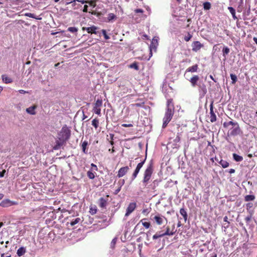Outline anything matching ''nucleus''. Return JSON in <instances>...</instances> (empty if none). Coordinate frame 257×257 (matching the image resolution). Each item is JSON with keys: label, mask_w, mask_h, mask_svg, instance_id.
Returning <instances> with one entry per match:
<instances>
[{"label": "nucleus", "mask_w": 257, "mask_h": 257, "mask_svg": "<svg viewBox=\"0 0 257 257\" xmlns=\"http://www.w3.org/2000/svg\"><path fill=\"white\" fill-rule=\"evenodd\" d=\"M154 171L153 162H150L144 172L143 183L146 186L151 179Z\"/></svg>", "instance_id": "nucleus-1"}, {"label": "nucleus", "mask_w": 257, "mask_h": 257, "mask_svg": "<svg viewBox=\"0 0 257 257\" xmlns=\"http://www.w3.org/2000/svg\"><path fill=\"white\" fill-rule=\"evenodd\" d=\"M70 130L66 126H63L59 134V139L63 142H66L70 138Z\"/></svg>", "instance_id": "nucleus-2"}, {"label": "nucleus", "mask_w": 257, "mask_h": 257, "mask_svg": "<svg viewBox=\"0 0 257 257\" xmlns=\"http://www.w3.org/2000/svg\"><path fill=\"white\" fill-rule=\"evenodd\" d=\"M241 131L238 125L230 128L227 133V137H235L240 135L241 134Z\"/></svg>", "instance_id": "nucleus-3"}, {"label": "nucleus", "mask_w": 257, "mask_h": 257, "mask_svg": "<svg viewBox=\"0 0 257 257\" xmlns=\"http://www.w3.org/2000/svg\"><path fill=\"white\" fill-rule=\"evenodd\" d=\"M159 37L155 36L154 37L151 41V43L150 46V58L152 56V51H156L157 48L158 46L159 43Z\"/></svg>", "instance_id": "nucleus-4"}, {"label": "nucleus", "mask_w": 257, "mask_h": 257, "mask_svg": "<svg viewBox=\"0 0 257 257\" xmlns=\"http://www.w3.org/2000/svg\"><path fill=\"white\" fill-rule=\"evenodd\" d=\"M109 195H107L105 197H101L99 199L98 204L99 207L102 209H105L108 204Z\"/></svg>", "instance_id": "nucleus-5"}, {"label": "nucleus", "mask_w": 257, "mask_h": 257, "mask_svg": "<svg viewBox=\"0 0 257 257\" xmlns=\"http://www.w3.org/2000/svg\"><path fill=\"white\" fill-rule=\"evenodd\" d=\"M153 220L158 225H161L163 224L164 220L167 222V219L164 216L161 215L160 214H157L153 217Z\"/></svg>", "instance_id": "nucleus-6"}, {"label": "nucleus", "mask_w": 257, "mask_h": 257, "mask_svg": "<svg viewBox=\"0 0 257 257\" xmlns=\"http://www.w3.org/2000/svg\"><path fill=\"white\" fill-rule=\"evenodd\" d=\"M17 204V202L11 201L8 199H4L0 203V206L3 207H8Z\"/></svg>", "instance_id": "nucleus-7"}, {"label": "nucleus", "mask_w": 257, "mask_h": 257, "mask_svg": "<svg viewBox=\"0 0 257 257\" xmlns=\"http://www.w3.org/2000/svg\"><path fill=\"white\" fill-rule=\"evenodd\" d=\"M105 106H102V101L101 100H97L94 105L93 107L94 112H100L101 110H102V108L104 107Z\"/></svg>", "instance_id": "nucleus-8"}, {"label": "nucleus", "mask_w": 257, "mask_h": 257, "mask_svg": "<svg viewBox=\"0 0 257 257\" xmlns=\"http://www.w3.org/2000/svg\"><path fill=\"white\" fill-rule=\"evenodd\" d=\"M173 116V113H166L163 118V128H165L168 123L171 121Z\"/></svg>", "instance_id": "nucleus-9"}, {"label": "nucleus", "mask_w": 257, "mask_h": 257, "mask_svg": "<svg viewBox=\"0 0 257 257\" xmlns=\"http://www.w3.org/2000/svg\"><path fill=\"white\" fill-rule=\"evenodd\" d=\"M146 159H145L142 162L139 163L137 166V167L134 171L133 174H132V179H135L138 176V173H139L141 169L142 168L143 166L144 165Z\"/></svg>", "instance_id": "nucleus-10"}, {"label": "nucleus", "mask_w": 257, "mask_h": 257, "mask_svg": "<svg viewBox=\"0 0 257 257\" xmlns=\"http://www.w3.org/2000/svg\"><path fill=\"white\" fill-rule=\"evenodd\" d=\"M180 108L175 109L171 100H168L167 102V112H179Z\"/></svg>", "instance_id": "nucleus-11"}, {"label": "nucleus", "mask_w": 257, "mask_h": 257, "mask_svg": "<svg viewBox=\"0 0 257 257\" xmlns=\"http://www.w3.org/2000/svg\"><path fill=\"white\" fill-rule=\"evenodd\" d=\"M129 167L128 166L123 167L120 168L117 175V177L120 178L124 176L129 170Z\"/></svg>", "instance_id": "nucleus-12"}, {"label": "nucleus", "mask_w": 257, "mask_h": 257, "mask_svg": "<svg viewBox=\"0 0 257 257\" xmlns=\"http://www.w3.org/2000/svg\"><path fill=\"white\" fill-rule=\"evenodd\" d=\"M203 45L199 41H194L192 44V51L197 52L199 51Z\"/></svg>", "instance_id": "nucleus-13"}, {"label": "nucleus", "mask_w": 257, "mask_h": 257, "mask_svg": "<svg viewBox=\"0 0 257 257\" xmlns=\"http://www.w3.org/2000/svg\"><path fill=\"white\" fill-rule=\"evenodd\" d=\"M176 232V230L175 229V225H173L171 230H170V227L167 226L166 227V231L165 232H162V233L164 236L173 235Z\"/></svg>", "instance_id": "nucleus-14"}, {"label": "nucleus", "mask_w": 257, "mask_h": 257, "mask_svg": "<svg viewBox=\"0 0 257 257\" xmlns=\"http://www.w3.org/2000/svg\"><path fill=\"white\" fill-rule=\"evenodd\" d=\"M136 207V203L135 202L131 203L127 209H126V212L125 214V216L129 215L132 212L134 211V210L135 209Z\"/></svg>", "instance_id": "nucleus-15"}, {"label": "nucleus", "mask_w": 257, "mask_h": 257, "mask_svg": "<svg viewBox=\"0 0 257 257\" xmlns=\"http://www.w3.org/2000/svg\"><path fill=\"white\" fill-rule=\"evenodd\" d=\"M83 30H86L88 33L96 34V30H97V27L93 26L90 27L83 28Z\"/></svg>", "instance_id": "nucleus-16"}, {"label": "nucleus", "mask_w": 257, "mask_h": 257, "mask_svg": "<svg viewBox=\"0 0 257 257\" xmlns=\"http://www.w3.org/2000/svg\"><path fill=\"white\" fill-rule=\"evenodd\" d=\"M199 80V77L197 75H194L192 77L190 78V81L191 83V85L193 87L195 86L196 85L197 82Z\"/></svg>", "instance_id": "nucleus-17"}, {"label": "nucleus", "mask_w": 257, "mask_h": 257, "mask_svg": "<svg viewBox=\"0 0 257 257\" xmlns=\"http://www.w3.org/2000/svg\"><path fill=\"white\" fill-rule=\"evenodd\" d=\"M26 252V248L24 247H20L17 251V254L19 256L23 255Z\"/></svg>", "instance_id": "nucleus-18"}, {"label": "nucleus", "mask_w": 257, "mask_h": 257, "mask_svg": "<svg viewBox=\"0 0 257 257\" xmlns=\"http://www.w3.org/2000/svg\"><path fill=\"white\" fill-rule=\"evenodd\" d=\"M223 125L224 127L227 128L230 125H233V127H235L238 124H237V122H235L232 121H229L228 122H224Z\"/></svg>", "instance_id": "nucleus-19"}, {"label": "nucleus", "mask_w": 257, "mask_h": 257, "mask_svg": "<svg viewBox=\"0 0 257 257\" xmlns=\"http://www.w3.org/2000/svg\"><path fill=\"white\" fill-rule=\"evenodd\" d=\"M2 78L3 81L5 83H10L13 81L12 79L10 77H8L7 75H2Z\"/></svg>", "instance_id": "nucleus-20"}, {"label": "nucleus", "mask_w": 257, "mask_h": 257, "mask_svg": "<svg viewBox=\"0 0 257 257\" xmlns=\"http://www.w3.org/2000/svg\"><path fill=\"white\" fill-rule=\"evenodd\" d=\"M255 198V196L253 195H247L244 196V199L245 202H249L254 200Z\"/></svg>", "instance_id": "nucleus-21"}, {"label": "nucleus", "mask_w": 257, "mask_h": 257, "mask_svg": "<svg viewBox=\"0 0 257 257\" xmlns=\"http://www.w3.org/2000/svg\"><path fill=\"white\" fill-rule=\"evenodd\" d=\"M232 156L233 159L236 162H241L243 160L242 157L239 156L235 153H233Z\"/></svg>", "instance_id": "nucleus-22"}, {"label": "nucleus", "mask_w": 257, "mask_h": 257, "mask_svg": "<svg viewBox=\"0 0 257 257\" xmlns=\"http://www.w3.org/2000/svg\"><path fill=\"white\" fill-rule=\"evenodd\" d=\"M180 213L181 214V215L183 216L184 220L186 221L187 220L188 215L185 209L183 208H181L180 210Z\"/></svg>", "instance_id": "nucleus-23"}, {"label": "nucleus", "mask_w": 257, "mask_h": 257, "mask_svg": "<svg viewBox=\"0 0 257 257\" xmlns=\"http://www.w3.org/2000/svg\"><path fill=\"white\" fill-rule=\"evenodd\" d=\"M208 120H209L211 122L215 121L216 120L215 113H210V115L208 116Z\"/></svg>", "instance_id": "nucleus-24"}, {"label": "nucleus", "mask_w": 257, "mask_h": 257, "mask_svg": "<svg viewBox=\"0 0 257 257\" xmlns=\"http://www.w3.org/2000/svg\"><path fill=\"white\" fill-rule=\"evenodd\" d=\"M253 206V204L252 202H248L245 205L246 209L248 212H250V211H254L253 210H251Z\"/></svg>", "instance_id": "nucleus-25"}, {"label": "nucleus", "mask_w": 257, "mask_h": 257, "mask_svg": "<svg viewBox=\"0 0 257 257\" xmlns=\"http://www.w3.org/2000/svg\"><path fill=\"white\" fill-rule=\"evenodd\" d=\"M198 66L197 65H193L191 67H189L187 71L188 72H195L197 71Z\"/></svg>", "instance_id": "nucleus-26"}, {"label": "nucleus", "mask_w": 257, "mask_h": 257, "mask_svg": "<svg viewBox=\"0 0 257 257\" xmlns=\"http://www.w3.org/2000/svg\"><path fill=\"white\" fill-rule=\"evenodd\" d=\"M88 145V142L87 141H84L81 145V148L82 151L84 153H87L86 148Z\"/></svg>", "instance_id": "nucleus-27"}, {"label": "nucleus", "mask_w": 257, "mask_h": 257, "mask_svg": "<svg viewBox=\"0 0 257 257\" xmlns=\"http://www.w3.org/2000/svg\"><path fill=\"white\" fill-rule=\"evenodd\" d=\"M219 164L224 168L228 167L229 165V164L228 162L223 160H221V161L219 162Z\"/></svg>", "instance_id": "nucleus-28"}, {"label": "nucleus", "mask_w": 257, "mask_h": 257, "mask_svg": "<svg viewBox=\"0 0 257 257\" xmlns=\"http://www.w3.org/2000/svg\"><path fill=\"white\" fill-rule=\"evenodd\" d=\"M228 9L229 10L230 13L232 15L233 19H234V20L236 19L237 17L235 16V10L232 7H228Z\"/></svg>", "instance_id": "nucleus-29"}, {"label": "nucleus", "mask_w": 257, "mask_h": 257, "mask_svg": "<svg viewBox=\"0 0 257 257\" xmlns=\"http://www.w3.org/2000/svg\"><path fill=\"white\" fill-rule=\"evenodd\" d=\"M164 235H163L162 231H159L157 232L153 236V239L154 240L157 239L159 237H163Z\"/></svg>", "instance_id": "nucleus-30"}, {"label": "nucleus", "mask_w": 257, "mask_h": 257, "mask_svg": "<svg viewBox=\"0 0 257 257\" xmlns=\"http://www.w3.org/2000/svg\"><path fill=\"white\" fill-rule=\"evenodd\" d=\"M95 173L92 172V170H90L87 172V175L89 179H93L95 178Z\"/></svg>", "instance_id": "nucleus-31"}, {"label": "nucleus", "mask_w": 257, "mask_h": 257, "mask_svg": "<svg viewBox=\"0 0 257 257\" xmlns=\"http://www.w3.org/2000/svg\"><path fill=\"white\" fill-rule=\"evenodd\" d=\"M99 120L97 118H95L92 121V125L95 128H97L98 126Z\"/></svg>", "instance_id": "nucleus-32"}, {"label": "nucleus", "mask_w": 257, "mask_h": 257, "mask_svg": "<svg viewBox=\"0 0 257 257\" xmlns=\"http://www.w3.org/2000/svg\"><path fill=\"white\" fill-rule=\"evenodd\" d=\"M80 221V218H76L72 220L70 224L71 226H74L75 224L78 223Z\"/></svg>", "instance_id": "nucleus-33"}, {"label": "nucleus", "mask_w": 257, "mask_h": 257, "mask_svg": "<svg viewBox=\"0 0 257 257\" xmlns=\"http://www.w3.org/2000/svg\"><path fill=\"white\" fill-rule=\"evenodd\" d=\"M146 220V218L142 219L140 222H142L143 225L146 228H149L150 227V223L149 222H143L144 220Z\"/></svg>", "instance_id": "nucleus-34"}, {"label": "nucleus", "mask_w": 257, "mask_h": 257, "mask_svg": "<svg viewBox=\"0 0 257 257\" xmlns=\"http://www.w3.org/2000/svg\"><path fill=\"white\" fill-rule=\"evenodd\" d=\"M253 213H254V211H250V212H249V215L246 216L245 218V220L246 223H248L250 221Z\"/></svg>", "instance_id": "nucleus-35"}, {"label": "nucleus", "mask_w": 257, "mask_h": 257, "mask_svg": "<svg viewBox=\"0 0 257 257\" xmlns=\"http://www.w3.org/2000/svg\"><path fill=\"white\" fill-rule=\"evenodd\" d=\"M116 19V16L112 13H109L108 15L107 20L109 22L112 21Z\"/></svg>", "instance_id": "nucleus-36"}, {"label": "nucleus", "mask_w": 257, "mask_h": 257, "mask_svg": "<svg viewBox=\"0 0 257 257\" xmlns=\"http://www.w3.org/2000/svg\"><path fill=\"white\" fill-rule=\"evenodd\" d=\"M199 91L202 93L203 95H204L205 94H206V93L207 92V89L204 85H203L202 86H201L200 87Z\"/></svg>", "instance_id": "nucleus-37"}, {"label": "nucleus", "mask_w": 257, "mask_h": 257, "mask_svg": "<svg viewBox=\"0 0 257 257\" xmlns=\"http://www.w3.org/2000/svg\"><path fill=\"white\" fill-rule=\"evenodd\" d=\"M203 8L204 10H208L211 8V4L209 2H205L203 4Z\"/></svg>", "instance_id": "nucleus-38"}, {"label": "nucleus", "mask_w": 257, "mask_h": 257, "mask_svg": "<svg viewBox=\"0 0 257 257\" xmlns=\"http://www.w3.org/2000/svg\"><path fill=\"white\" fill-rule=\"evenodd\" d=\"M36 107V106L35 105H33L27 108L26 109V112H33Z\"/></svg>", "instance_id": "nucleus-39"}, {"label": "nucleus", "mask_w": 257, "mask_h": 257, "mask_svg": "<svg viewBox=\"0 0 257 257\" xmlns=\"http://www.w3.org/2000/svg\"><path fill=\"white\" fill-rule=\"evenodd\" d=\"M116 241H117V238L115 237L114 238L111 243H110V247L113 249L114 247H115V244H116Z\"/></svg>", "instance_id": "nucleus-40"}, {"label": "nucleus", "mask_w": 257, "mask_h": 257, "mask_svg": "<svg viewBox=\"0 0 257 257\" xmlns=\"http://www.w3.org/2000/svg\"><path fill=\"white\" fill-rule=\"evenodd\" d=\"M24 15L25 16H26V17H28L32 18H35V19H37V20L41 19V18H35L34 15L33 14H32V13H25Z\"/></svg>", "instance_id": "nucleus-41"}, {"label": "nucleus", "mask_w": 257, "mask_h": 257, "mask_svg": "<svg viewBox=\"0 0 257 257\" xmlns=\"http://www.w3.org/2000/svg\"><path fill=\"white\" fill-rule=\"evenodd\" d=\"M56 145L54 147V150H58L59 149L60 147L62 145V144L59 141H57L56 142Z\"/></svg>", "instance_id": "nucleus-42"}, {"label": "nucleus", "mask_w": 257, "mask_h": 257, "mask_svg": "<svg viewBox=\"0 0 257 257\" xmlns=\"http://www.w3.org/2000/svg\"><path fill=\"white\" fill-rule=\"evenodd\" d=\"M230 78L232 80V83L233 84L235 83L237 81V77L235 75L231 74H230Z\"/></svg>", "instance_id": "nucleus-43"}, {"label": "nucleus", "mask_w": 257, "mask_h": 257, "mask_svg": "<svg viewBox=\"0 0 257 257\" xmlns=\"http://www.w3.org/2000/svg\"><path fill=\"white\" fill-rule=\"evenodd\" d=\"M222 52H223V55L224 56H225L226 55H227L229 53V49L228 47H225L223 48Z\"/></svg>", "instance_id": "nucleus-44"}, {"label": "nucleus", "mask_w": 257, "mask_h": 257, "mask_svg": "<svg viewBox=\"0 0 257 257\" xmlns=\"http://www.w3.org/2000/svg\"><path fill=\"white\" fill-rule=\"evenodd\" d=\"M68 31L72 33H75L77 32L78 29L76 27H72L68 28Z\"/></svg>", "instance_id": "nucleus-45"}, {"label": "nucleus", "mask_w": 257, "mask_h": 257, "mask_svg": "<svg viewBox=\"0 0 257 257\" xmlns=\"http://www.w3.org/2000/svg\"><path fill=\"white\" fill-rule=\"evenodd\" d=\"M130 67L131 68H134L136 70L139 69V67L137 63H134L130 65Z\"/></svg>", "instance_id": "nucleus-46"}, {"label": "nucleus", "mask_w": 257, "mask_h": 257, "mask_svg": "<svg viewBox=\"0 0 257 257\" xmlns=\"http://www.w3.org/2000/svg\"><path fill=\"white\" fill-rule=\"evenodd\" d=\"M80 2L82 4H84V3H86V1H85L84 0H80V1H79V0H73V1L69 2H67L66 3V5H68V4H71V3H72L73 2Z\"/></svg>", "instance_id": "nucleus-47"}, {"label": "nucleus", "mask_w": 257, "mask_h": 257, "mask_svg": "<svg viewBox=\"0 0 257 257\" xmlns=\"http://www.w3.org/2000/svg\"><path fill=\"white\" fill-rule=\"evenodd\" d=\"M96 212H97V209H96V207H94V208L91 207L90 209V213L91 214H92V215L95 214V213H96Z\"/></svg>", "instance_id": "nucleus-48"}, {"label": "nucleus", "mask_w": 257, "mask_h": 257, "mask_svg": "<svg viewBox=\"0 0 257 257\" xmlns=\"http://www.w3.org/2000/svg\"><path fill=\"white\" fill-rule=\"evenodd\" d=\"M102 33L104 37V38L106 40L109 39V37L106 34V31L104 30H102Z\"/></svg>", "instance_id": "nucleus-49"}, {"label": "nucleus", "mask_w": 257, "mask_h": 257, "mask_svg": "<svg viewBox=\"0 0 257 257\" xmlns=\"http://www.w3.org/2000/svg\"><path fill=\"white\" fill-rule=\"evenodd\" d=\"M91 170H94V171H97L98 170V168H97V167L96 165L92 163L91 164Z\"/></svg>", "instance_id": "nucleus-50"}, {"label": "nucleus", "mask_w": 257, "mask_h": 257, "mask_svg": "<svg viewBox=\"0 0 257 257\" xmlns=\"http://www.w3.org/2000/svg\"><path fill=\"white\" fill-rule=\"evenodd\" d=\"M191 38H192V35L189 34L187 36H185L184 37V40L186 42H188L191 39Z\"/></svg>", "instance_id": "nucleus-51"}, {"label": "nucleus", "mask_w": 257, "mask_h": 257, "mask_svg": "<svg viewBox=\"0 0 257 257\" xmlns=\"http://www.w3.org/2000/svg\"><path fill=\"white\" fill-rule=\"evenodd\" d=\"M121 126L123 127H132L133 126V124L131 123H122Z\"/></svg>", "instance_id": "nucleus-52"}, {"label": "nucleus", "mask_w": 257, "mask_h": 257, "mask_svg": "<svg viewBox=\"0 0 257 257\" xmlns=\"http://www.w3.org/2000/svg\"><path fill=\"white\" fill-rule=\"evenodd\" d=\"M149 212L150 211H149V209L147 208L144 209L142 211V213H143L145 215H148Z\"/></svg>", "instance_id": "nucleus-53"}, {"label": "nucleus", "mask_w": 257, "mask_h": 257, "mask_svg": "<svg viewBox=\"0 0 257 257\" xmlns=\"http://www.w3.org/2000/svg\"><path fill=\"white\" fill-rule=\"evenodd\" d=\"M121 186L119 187L117 189L115 190L114 194H117L121 190Z\"/></svg>", "instance_id": "nucleus-54"}, {"label": "nucleus", "mask_w": 257, "mask_h": 257, "mask_svg": "<svg viewBox=\"0 0 257 257\" xmlns=\"http://www.w3.org/2000/svg\"><path fill=\"white\" fill-rule=\"evenodd\" d=\"M135 11L137 13H143L144 12L142 9H136V10H135Z\"/></svg>", "instance_id": "nucleus-55"}, {"label": "nucleus", "mask_w": 257, "mask_h": 257, "mask_svg": "<svg viewBox=\"0 0 257 257\" xmlns=\"http://www.w3.org/2000/svg\"><path fill=\"white\" fill-rule=\"evenodd\" d=\"M146 10L149 12V14L151 13V9L149 6L146 7Z\"/></svg>", "instance_id": "nucleus-56"}, {"label": "nucleus", "mask_w": 257, "mask_h": 257, "mask_svg": "<svg viewBox=\"0 0 257 257\" xmlns=\"http://www.w3.org/2000/svg\"><path fill=\"white\" fill-rule=\"evenodd\" d=\"M223 221L225 222H227L228 224H229V222L228 221V217L227 216H225L223 218Z\"/></svg>", "instance_id": "nucleus-57"}, {"label": "nucleus", "mask_w": 257, "mask_h": 257, "mask_svg": "<svg viewBox=\"0 0 257 257\" xmlns=\"http://www.w3.org/2000/svg\"><path fill=\"white\" fill-rule=\"evenodd\" d=\"M6 172V171L4 170L2 172H0V177H3L4 176V174Z\"/></svg>", "instance_id": "nucleus-58"}, {"label": "nucleus", "mask_w": 257, "mask_h": 257, "mask_svg": "<svg viewBox=\"0 0 257 257\" xmlns=\"http://www.w3.org/2000/svg\"><path fill=\"white\" fill-rule=\"evenodd\" d=\"M180 138L179 136V135H177L176 138L175 139V141H176V142L178 143L180 142Z\"/></svg>", "instance_id": "nucleus-59"}, {"label": "nucleus", "mask_w": 257, "mask_h": 257, "mask_svg": "<svg viewBox=\"0 0 257 257\" xmlns=\"http://www.w3.org/2000/svg\"><path fill=\"white\" fill-rule=\"evenodd\" d=\"M87 8H88V6L87 5H85L84 6V8H83V11L84 12H87Z\"/></svg>", "instance_id": "nucleus-60"}, {"label": "nucleus", "mask_w": 257, "mask_h": 257, "mask_svg": "<svg viewBox=\"0 0 257 257\" xmlns=\"http://www.w3.org/2000/svg\"><path fill=\"white\" fill-rule=\"evenodd\" d=\"M19 92L21 93V94H24V93H27V92L24 90H22V89H20L19 90Z\"/></svg>", "instance_id": "nucleus-61"}, {"label": "nucleus", "mask_w": 257, "mask_h": 257, "mask_svg": "<svg viewBox=\"0 0 257 257\" xmlns=\"http://www.w3.org/2000/svg\"><path fill=\"white\" fill-rule=\"evenodd\" d=\"M234 172H235V170H234V169H230V170H229V173L230 174H233V173H234Z\"/></svg>", "instance_id": "nucleus-62"}, {"label": "nucleus", "mask_w": 257, "mask_h": 257, "mask_svg": "<svg viewBox=\"0 0 257 257\" xmlns=\"http://www.w3.org/2000/svg\"><path fill=\"white\" fill-rule=\"evenodd\" d=\"M114 135L113 134H110V138L111 140H113Z\"/></svg>", "instance_id": "nucleus-63"}, {"label": "nucleus", "mask_w": 257, "mask_h": 257, "mask_svg": "<svg viewBox=\"0 0 257 257\" xmlns=\"http://www.w3.org/2000/svg\"><path fill=\"white\" fill-rule=\"evenodd\" d=\"M253 40L254 41V42L257 44V38L256 37H253Z\"/></svg>", "instance_id": "nucleus-64"}]
</instances>
